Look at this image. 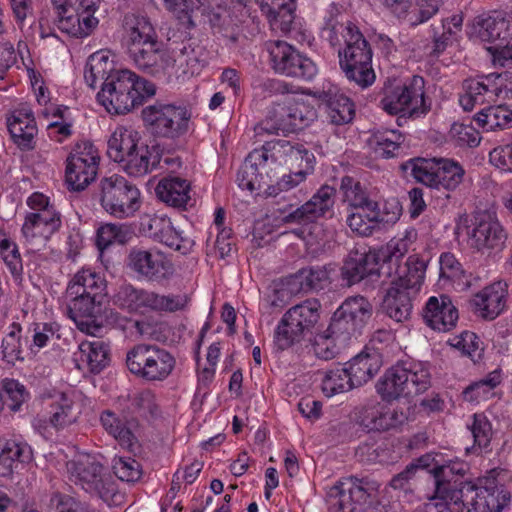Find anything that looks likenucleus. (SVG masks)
I'll return each instance as SVG.
<instances>
[{
  "label": "nucleus",
  "instance_id": "nucleus-27",
  "mask_svg": "<svg viewBox=\"0 0 512 512\" xmlns=\"http://www.w3.org/2000/svg\"><path fill=\"white\" fill-rule=\"evenodd\" d=\"M417 239V230L409 227L378 250L382 260V269H387L389 277L397 276V270L405 267V265L400 266L399 262L408 252L416 250Z\"/></svg>",
  "mask_w": 512,
  "mask_h": 512
},
{
  "label": "nucleus",
  "instance_id": "nucleus-35",
  "mask_svg": "<svg viewBox=\"0 0 512 512\" xmlns=\"http://www.w3.org/2000/svg\"><path fill=\"white\" fill-rule=\"evenodd\" d=\"M272 30L288 33L292 29L297 8L296 0H256Z\"/></svg>",
  "mask_w": 512,
  "mask_h": 512
},
{
  "label": "nucleus",
  "instance_id": "nucleus-49",
  "mask_svg": "<svg viewBox=\"0 0 512 512\" xmlns=\"http://www.w3.org/2000/svg\"><path fill=\"white\" fill-rule=\"evenodd\" d=\"M474 120L485 131L512 127V110L505 105L489 106L480 110Z\"/></svg>",
  "mask_w": 512,
  "mask_h": 512
},
{
  "label": "nucleus",
  "instance_id": "nucleus-8",
  "mask_svg": "<svg viewBox=\"0 0 512 512\" xmlns=\"http://www.w3.org/2000/svg\"><path fill=\"white\" fill-rule=\"evenodd\" d=\"M429 386L430 373L427 367L422 363H413L409 367H391L378 381L376 388L383 400L392 401L420 394Z\"/></svg>",
  "mask_w": 512,
  "mask_h": 512
},
{
  "label": "nucleus",
  "instance_id": "nucleus-1",
  "mask_svg": "<svg viewBox=\"0 0 512 512\" xmlns=\"http://www.w3.org/2000/svg\"><path fill=\"white\" fill-rule=\"evenodd\" d=\"M156 93L155 85L131 70L108 75L97 94L98 103L110 114H125Z\"/></svg>",
  "mask_w": 512,
  "mask_h": 512
},
{
  "label": "nucleus",
  "instance_id": "nucleus-25",
  "mask_svg": "<svg viewBox=\"0 0 512 512\" xmlns=\"http://www.w3.org/2000/svg\"><path fill=\"white\" fill-rule=\"evenodd\" d=\"M43 405L48 423L61 430L77 422L81 408L73 393L52 391L43 395Z\"/></svg>",
  "mask_w": 512,
  "mask_h": 512
},
{
  "label": "nucleus",
  "instance_id": "nucleus-39",
  "mask_svg": "<svg viewBox=\"0 0 512 512\" xmlns=\"http://www.w3.org/2000/svg\"><path fill=\"white\" fill-rule=\"evenodd\" d=\"M355 387L367 383L382 366L379 353L376 350L362 351L345 364Z\"/></svg>",
  "mask_w": 512,
  "mask_h": 512
},
{
  "label": "nucleus",
  "instance_id": "nucleus-24",
  "mask_svg": "<svg viewBox=\"0 0 512 512\" xmlns=\"http://www.w3.org/2000/svg\"><path fill=\"white\" fill-rule=\"evenodd\" d=\"M135 66L157 78L170 80L174 74L172 57L161 49L158 40L128 52Z\"/></svg>",
  "mask_w": 512,
  "mask_h": 512
},
{
  "label": "nucleus",
  "instance_id": "nucleus-13",
  "mask_svg": "<svg viewBox=\"0 0 512 512\" xmlns=\"http://www.w3.org/2000/svg\"><path fill=\"white\" fill-rule=\"evenodd\" d=\"M100 188L101 206L116 218L132 217L141 207L139 189L121 175L113 174L103 178Z\"/></svg>",
  "mask_w": 512,
  "mask_h": 512
},
{
  "label": "nucleus",
  "instance_id": "nucleus-60",
  "mask_svg": "<svg viewBox=\"0 0 512 512\" xmlns=\"http://www.w3.org/2000/svg\"><path fill=\"white\" fill-rule=\"evenodd\" d=\"M118 163L130 176H143L150 171V151L145 145H137V148L130 152L123 162Z\"/></svg>",
  "mask_w": 512,
  "mask_h": 512
},
{
  "label": "nucleus",
  "instance_id": "nucleus-14",
  "mask_svg": "<svg viewBox=\"0 0 512 512\" xmlns=\"http://www.w3.org/2000/svg\"><path fill=\"white\" fill-rule=\"evenodd\" d=\"M425 81L421 76H413L408 83L385 91L380 101L381 107L390 115L400 118H418L425 115L429 106L425 101Z\"/></svg>",
  "mask_w": 512,
  "mask_h": 512
},
{
  "label": "nucleus",
  "instance_id": "nucleus-44",
  "mask_svg": "<svg viewBox=\"0 0 512 512\" xmlns=\"http://www.w3.org/2000/svg\"><path fill=\"white\" fill-rule=\"evenodd\" d=\"M267 163L259 149L252 151L245 159L237 173L238 186L243 190L255 191L261 188L262 170H266Z\"/></svg>",
  "mask_w": 512,
  "mask_h": 512
},
{
  "label": "nucleus",
  "instance_id": "nucleus-2",
  "mask_svg": "<svg viewBox=\"0 0 512 512\" xmlns=\"http://www.w3.org/2000/svg\"><path fill=\"white\" fill-rule=\"evenodd\" d=\"M425 263L417 255L407 258L405 267L397 270V276L391 277L381 304L382 311L396 322H404L412 312V293H416L423 284Z\"/></svg>",
  "mask_w": 512,
  "mask_h": 512
},
{
  "label": "nucleus",
  "instance_id": "nucleus-3",
  "mask_svg": "<svg viewBox=\"0 0 512 512\" xmlns=\"http://www.w3.org/2000/svg\"><path fill=\"white\" fill-rule=\"evenodd\" d=\"M500 472L492 470L479 479L478 485L465 483L460 490L450 494L456 512H502L511 500V493L499 478Z\"/></svg>",
  "mask_w": 512,
  "mask_h": 512
},
{
  "label": "nucleus",
  "instance_id": "nucleus-10",
  "mask_svg": "<svg viewBox=\"0 0 512 512\" xmlns=\"http://www.w3.org/2000/svg\"><path fill=\"white\" fill-rule=\"evenodd\" d=\"M126 364L135 376L148 382H161L173 373L176 358L157 345L139 344L127 353Z\"/></svg>",
  "mask_w": 512,
  "mask_h": 512
},
{
  "label": "nucleus",
  "instance_id": "nucleus-11",
  "mask_svg": "<svg viewBox=\"0 0 512 512\" xmlns=\"http://www.w3.org/2000/svg\"><path fill=\"white\" fill-rule=\"evenodd\" d=\"M319 309L320 303L309 299L286 311L275 329V347L283 351L299 343L317 324Z\"/></svg>",
  "mask_w": 512,
  "mask_h": 512
},
{
  "label": "nucleus",
  "instance_id": "nucleus-51",
  "mask_svg": "<svg viewBox=\"0 0 512 512\" xmlns=\"http://www.w3.org/2000/svg\"><path fill=\"white\" fill-rule=\"evenodd\" d=\"M114 71H116L114 63L110 59L108 52L97 51L87 60L84 79L89 87L95 88L98 82H104L106 77Z\"/></svg>",
  "mask_w": 512,
  "mask_h": 512
},
{
  "label": "nucleus",
  "instance_id": "nucleus-55",
  "mask_svg": "<svg viewBox=\"0 0 512 512\" xmlns=\"http://www.w3.org/2000/svg\"><path fill=\"white\" fill-rule=\"evenodd\" d=\"M355 388L346 366L336 367L325 372L322 382V392L327 397L347 392Z\"/></svg>",
  "mask_w": 512,
  "mask_h": 512
},
{
  "label": "nucleus",
  "instance_id": "nucleus-31",
  "mask_svg": "<svg viewBox=\"0 0 512 512\" xmlns=\"http://www.w3.org/2000/svg\"><path fill=\"white\" fill-rule=\"evenodd\" d=\"M374 274H387V269H382V260L378 251L350 253L342 267V276L349 285Z\"/></svg>",
  "mask_w": 512,
  "mask_h": 512
},
{
  "label": "nucleus",
  "instance_id": "nucleus-58",
  "mask_svg": "<svg viewBox=\"0 0 512 512\" xmlns=\"http://www.w3.org/2000/svg\"><path fill=\"white\" fill-rule=\"evenodd\" d=\"M21 325L13 322L9 326V332L4 336L1 343L3 360L14 365L17 361H23V349L21 344Z\"/></svg>",
  "mask_w": 512,
  "mask_h": 512
},
{
  "label": "nucleus",
  "instance_id": "nucleus-63",
  "mask_svg": "<svg viewBox=\"0 0 512 512\" xmlns=\"http://www.w3.org/2000/svg\"><path fill=\"white\" fill-rule=\"evenodd\" d=\"M1 390L7 402V408L11 412H17L29 399V392L26 387L16 379L4 378L1 381Z\"/></svg>",
  "mask_w": 512,
  "mask_h": 512
},
{
  "label": "nucleus",
  "instance_id": "nucleus-64",
  "mask_svg": "<svg viewBox=\"0 0 512 512\" xmlns=\"http://www.w3.org/2000/svg\"><path fill=\"white\" fill-rule=\"evenodd\" d=\"M448 343L461 351L463 355L471 358L473 362L481 359L483 348L479 337L471 331H463L459 335L449 338Z\"/></svg>",
  "mask_w": 512,
  "mask_h": 512
},
{
  "label": "nucleus",
  "instance_id": "nucleus-45",
  "mask_svg": "<svg viewBox=\"0 0 512 512\" xmlns=\"http://www.w3.org/2000/svg\"><path fill=\"white\" fill-rule=\"evenodd\" d=\"M105 287V280L99 273L92 268L84 267L70 280L66 293L76 296L84 294L102 296Z\"/></svg>",
  "mask_w": 512,
  "mask_h": 512
},
{
  "label": "nucleus",
  "instance_id": "nucleus-50",
  "mask_svg": "<svg viewBox=\"0 0 512 512\" xmlns=\"http://www.w3.org/2000/svg\"><path fill=\"white\" fill-rule=\"evenodd\" d=\"M152 291L124 285L115 295V303L130 312L151 310Z\"/></svg>",
  "mask_w": 512,
  "mask_h": 512
},
{
  "label": "nucleus",
  "instance_id": "nucleus-47",
  "mask_svg": "<svg viewBox=\"0 0 512 512\" xmlns=\"http://www.w3.org/2000/svg\"><path fill=\"white\" fill-rule=\"evenodd\" d=\"M502 382L501 369H495L483 379L470 384L463 391V399L466 402L478 404L494 396V389Z\"/></svg>",
  "mask_w": 512,
  "mask_h": 512
},
{
  "label": "nucleus",
  "instance_id": "nucleus-61",
  "mask_svg": "<svg viewBox=\"0 0 512 512\" xmlns=\"http://www.w3.org/2000/svg\"><path fill=\"white\" fill-rule=\"evenodd\" d=\"M343 200L348 204L349 209L363 208L370 203H378L371 199L360 182L354 181L351 177H344L341 181Z\"/></svg>",
  "mask_w": 512,
  "mask_h": 512
},
{
  "label": "nucleus",
  "instance_id": "nucleus-33",
  "mask_svg": "<svg viewBox=\"0 0 512 512\" xmlns=\"http://www.w3.org/2000/svg\"><path fill=\"white\" fill-rule=\"evenodd\" d=\"M147 226L152 238L181 254H188L194 246V241L177 230L165 216L150 217Z\"/></svg>",
  "mask_w": 512,
  "mask_h": 512
},
{
  "label": "nucleus",
  "instance_id": "nucleus-21",
  "mask_svg": "<svg viewBox=\"0 0 512 512\" xmlns=\"http://www.w3.org/2000/svg\"><path fill=\"white\" fill-rule=\"evenodd\" d=\"M127 267L139 278L160 282L174 272L172 262L156 248L133 247L127 256Z\"/></svg>",
  "mask_w": 512,
  "mask_h": 512
},
{
  "label": "nucleus",
  "instance_id": "nucleus-62",
  "mask_svg": "<svg viewBox=\"0 0 512 512\" xmlns=\"http://www.w3.org/2000/svg\"><path fill=\"white\" fill-rule=\"evenodd\" d=\"M70 298L69 314L72 320L87 316H97L99 313L100 298L98 295H67Z\"/></svg>",
  "mask_w": 512,
  "mask_h": 512
},
{
  "label": "nucleus",
  "instance_id": "nucleus-16",
  "mask_svg": "<svg viewBox=\"0 0 512 512\" xmlns=\"http://www.w3.org/2000/svg\"><path fill=\"white\" fill-rule=\"evenodd\" d=\"M271 68L277 74L311 81L318 73L315 62L281 40L266 44Z\"/></svg>",
  "mask_w": 512,
  "mask_h": 512
},
{
  "label": "nucleus",
  "instance_id": "nucleus-30",
  "mask_svg": "<svg viewBox=\"0 0 512 512\" xmlns=\"http://www.w3.org/2000/svg\"><path fill=\"white\" fill-rule=\"evenodd\" d=\"M8 131L13 142L22 150H31L35 146L38 133L36 121L31 108L21 105L7 119Z\"/></svg>",
  "mask_w": 512,
  "mask_h": 512
},
{
  "label": "nucleus",
  "instance_id": "nucleus-36",
  "mask_svg": "<svg viewBox=\"0 0 512 512\" xmlns=\"http://www.w3.org/2000/svg\"><path fill=\"white\" fill-rule=\"evenodd\" d=\"M73 356L79 369H87L92 373L101 372L110 360L109 347L100 339L80 342Z\"/></svg>",
  "mask_w": 512,
  "mask_h": 512
},
{
  "label": "nucleus",
  "instance_id": "nucleus-42",
  "mask_svg": "<svg viewBox=\"0 0 512 512\" xmlns=\"http://www.w3.org/2000/svg\"><path fill=\"white\" fill-rule=\"evenodd\" d=\"M465 470V463L459 461H451L448 464L434 467L432 471L435 478V493L437 497L450 501V494L455 490H460L461 486L466 483H457V480H452L450 476L463 475Z\"/></svg>",
  "mask_w": 512,
  "mask_h": 512
},
{
  "label": "nucleus",
  "instance_id": "nucleus-52",
  "mask_svg": "<svg viewBox=\"0 0 512 512\" xmlns=\"http://www.w3.org/2000/svg\"><path fill=\"white\" fill-rule=\"evenodd\" d=\"M331 271L330 266H310L300 269L292 279L301 291L320 290L330 283Z\"/></svg>",
  "mask_w": 512,
  "mask_h": 512
},
{
  "label": "nucleus",
  "instance_id": "nucleus-7",
  "mask_svg": "<svg viewBox=\"0 0 512 512\" xmlns=\"http://www.w3.org/2000/svg\"><path fill=\"white\" fill-rule=\"evenodd\" d=\"M417 182L436 189L455 190L463 181L465 170L452 159H409L401 165Z\"/></svg>",
  "mask_w": 512,
  "mask_h": 512
},
{
  "label": "nucleus",
  "instance_id": "nucleus-41",
  "mask_svg": "<svg viewBox=\"0 0 512 512\" xmlns=\"http://www.w3.org/2000/svg\"><path fill=\"white\" fill-rule=\"evenodd\" d=\"M100 422L103 429L111 435L120 446L133 450L137 439L132 432L131 421H128L122 414L112 410H104L100 414Z\"/></svg>",
  "mask_w": 512,
  "mask_h": 512
},
{
  "label": "nucleus",
  "instance_id": "nucleus-20",
  "mask_svg": "<svg viewBox=\"0 0 512 512\" xmlns=\"http://www.w3.org/2000/svg\"><path fill=\"white\" fill-rule=\"evenodd\" d=\"M467 236L470 247L482 253L502 250L507 240L503 225L495 214L487 211L474 216Z\"/></svg>",
  "mask_w": 512,
  "mask_h": 512
},
{
  "label": "nucleus",
  "instance_id": "nucleus-38",
  "mask_svg": "<svg viewBox=\"0 0 512 512\" xmlns=\"http://www.w3.org/2000/svg\"><path fill=\"white\" fill-rule=\"evenodd\" d=\"M155 193L167 205L175 208H185L191 200V185L184 178L168 176L158 182Z\"/></svg>",
  "mask_w": 512,
  "mask_h": 512
},
{
  "label": "nucleus",
  "instance_id": "nucleus-56",
  "mask_svg": "<svg viewBox=\"0 0 512 512\" xmlns=\"http://www.w3.org/2000/svg\"><path fill=\"white\" fill-rule=\"evenodd\" d=\"M466 427L473 436L474 447L489 451L494 433L488 417L484 413H475L469 418Z\"/></svg>",
  "mask_w": 512,
  "mask_h": 512
},
{
  "label": "nucleus",
  "instance_id": "nucleus-46",
  "mask_svg": "<svg viewBox=\"0 0 512 512\" xmlns=\"http://www.w3.org/2000/svg\"><path fill=\"white\" fill-rule=\"evenodd\" d=\"M140 136L133 129L123 126L117 127L108 140L107 154L114 162H123L135 148H137Z\"/></svg>",
  "mask_w": 512,
  "mask_h": 512
},
{
  "label": "nucleus",
  "instance_id": "nucleus-18",
  "mask_svg": "<svg viewBox=\"0 0 512 512\" xmlns=\"http://www.w3.org/2000/svg\"><path fill=\"white\" fill-rule=\"evenodd\" d=\"M100 156L89 141L77 143L66 160L65 177L72 190H84L97 176Z\"/></svg>",
  "mask_w": 512,
  "mask_h": 512
},
{
  "label": "nucleus",
  "instance_id": "nucleus-4",
  "mask_svg": "<svg viewBox=\"0 0 512 512\" xmlns=\"http://www.w3.org/2000/svg\"><path fill=\"white\" fill-rule=\"evenodd\" d=\"M380 485L368 478L342 477L326 491L329 512H377Z\"/></svg>",
  "mask_w": 512,
  "mask_h": 512
},
{
  "label": "nucleus",
  "instance_id": "nucleus-6",
  "mask_svg": "<svg viewBox=\"0 0 512 512\" xmlns=\"http://www.w3.org/2000/svg\"><path fill=\"white\" fill-rule=\"evenodd\" d=\"M66 467L70 481L85 492L99 497L108 505L120 503L122 495L116 482L94 456L79 455L67 462Z\"/></svg>",
  "mask_w": 512,
  "mask_h": 512
},
{
  "label": "nucleus",
  "instance_id": "nucleus-28",
  "mask_svg": "<svg viewBox=\"0 0 512 512\" xmlns=\"http://www.w3.org/2000/svg\"><path fill=\"white\" fill-rule=\"evenodd\" d=\"M507 299V285L503 282H494L479 292L472 300L474 313L486 320H494L505 309Z\"/></svg>",
  "mask_w": 512,
  "mask_h": 512
},
{
  "label": "nucleus",
  "instance_id": "nucleus-53",
  "mask_svg": "<svg viewBox=\"0 0 512 512\" xmlns=\"http://www.w3.org/2000/svg\"><path fill=\"white\" fill-rule=\"evenodd\" d=\"M404 139L397 130L378 131L370 138V145L376 157L389 159L397 156Z\"/></svg>",
  "mask_w": 512,
  "mask_h": 512
},
{
  "label": "nucleus",
  "instance_id": "nucleus-59",
  "mask_svg": "<svg viewBox=\"0 0 512 512\" xmlns=\"http://www.w3.org/2000/svg\"><path fill=\"white\" fill-rule=\"evenodd\" d=\"M190 297L186 293L159 294L152 291L151 311L175 313L185 311L190 305Z\"/></svg>",
  "mask_w": 512,
  "mask_h": 512
},
{
  "label": "nucleus",
  "instance_id": "nucleus-15",
  "mask_svg": "<svg viewBox=\"0 0 512 512\" xmlns=\"http://www.w3.org/2000/svg\"><path fill=\"white\" fill-rule=\"evenodd\" d=\"M142 118L153 134L175 139L189 130L191 113L181 105L156 102L142 110Z\"/></svg>",
  "mask_w": 512,
  "mask_h": 512
},
{
  "label": "nucleus",
  "instance_id": "nucleus-29",
  "mask_svg": "<svg viewBox=\"0 0 512 512\" xmlns=\"http://www.w3.org/2000/svg\"><path fill=\"white\" fill-rule=\"evenodd\" d=\"M402 410L391 409L379 402L364 406L359 415L360 425L368 431H386L397 428L406 421Z\"/></svg>",
  "mask_w": 512,
  "mask_h": 512
},
{
  "label": "nucleus",
  "instance_id": "nucleus-26",
  "mask_svg": "<svg viewBox=\"0 0 512 512\" xmlns=\"http://www.w3.org/2000/svg\"><path fill=\"white\" fill-rule=\"evenodd\" d=\"M335 194L336 190L333 187L329 185L321 186L310 200L285 216V221L306 224L331 214L335 202Z\"/></svg>",
  "mask_w": 512,
  "mask_h": 512
},
{
  "label": "nucleus",
  "instance_id": "nucleus-48",
  "mask_svg": "<svg viewBox=\"0 0 512 512\" xmlns=\"http://www.w3.org/2000/svg\"><path fill=\"white\" fill-rule=\"evenodd\" d=\"M202 49L184 47L177 58H172L173 76L176 78L199 74L206 65Z\"/></svg>",
  "mask_w": 512,
  "mask_h": 512
},
{
  "label": "nucleus",
  "instance_id": "nucleus-37",
  "mask_svg": "<svg viewBox=\"0 0 512 512\" xmlns=\"http://www.w3.org/2000/svg\"><path fill=\"white\" fill-rule=\"evenodd\" d=\"M32 449L24 442L0 440V476L8 477L32 460Z\"/></svg>",
  "mask_w": 512,
  "mask_h": 512
},
{
  "label": "nucleus",
  "instance_id": "nucleus-19",
  "mask_svg": "<svg viewBox=\"0 0 512 512\" xmlns=\"http://www.w3.org/2000/svg\"><path fill=\"white\" fill-rule=\"evenodd\" d=\"M372 311V304L365 297H349L334 312L331 329L342 338L356 336L372 316Z\"/></svg>",
  "mask_w": 512,
  "mask_h": 512
},
{
  "label": "nucleus",
  "instance_id": "nucleus-23",
  "mask_svg": "<svg viewBox=\"0 0 512 512\" xmlns=\"http://www.w3.org/2000/svg\"><path fill=\"white\" fill-rule=\"evenodd\" d=\"M391 212H381L379 203H370L363 208L349 209L346 216L348 227L360 236H370L381 223H395L401 215L398 201L390 203Z\"/></svg>",
  "mask_w": 512,
  "mask_h": 512
},
{
  "label": "nucleus",
  "instance_id": "nucleus-34",
  "mask_svg": "<svg viewBox=\"0 0 512 512\" xmlns=\"http://www.w3.org/2000/svg\"><path fill=\"white\" fill-rule=\"evenodd\" d=\"M508 27L509 22L501 13L480 15L474 19L469 36L475 40L496 44L507 39Z\"/></svg>",
  "mask_w": 512,
  "mask_h": 512
},
{
  "label": "nucleus",
  "instance_id": "nucleus-5",
  "mask_svg": "<svg viewBox=\"0 0 512 512\" xmlns=\"http://www.w3.org/2000/svg\"><path fill=\"white\" fill-rule=\"evenodd\" d=\"M345 46L338 51L339 64L350 82L360 88L371 86L376 79L372 68V50L359 28L349 22L343 35Z\"/></svg>",
  "mask_w": 512,
  "mask_h": 512
},
{
  "label": "nucleus",
  "instance_id": "nucleus-9",
  "mask_svg": "<svg viewBox=\"0 0 512 512\" xmlns=\"http://www.w3.org/2000/svg\"><path fill=\"white\" fill-rule=\"evenodd\" d=\"M27 205L31 211L25 216L22 235L29 245L43 246L61 228V214L42 193L31 194Z\"/></svg>",
  "mask_w": 512,
  "mask_h": 512
},
{
  "label": "nucleus",
  "instance_id": "nucleus-57",
  "mask_svg": "<svg viewBox=\"0 0 512 512\" xmlns=\"http://www.w3.org/2000/svg\"><path fill=\"white\" fill-rule=\"evenodd\" d=\"M327 115L331 123L343 125L352 121L355 115L353 102L343 94H335L327 101Z\"/></svg>",
  "mask_w": 512,
  "mask_h": 512
},
{
  "label": "nucleus",
  "instance_id": "nucleus-54",
  "mask_svg": "<svg viewBox=\"0 0 512 512\" xmlns=\"http://www.w3.org/2000/svg\"><path fill=\"white\" fill-rule=\"evenodd\" d=\"M350 339L334 333L330 324L323 333L316 335L312 345L314 354L319 359H333L339 353L340 347L346 345Z\"/></svg>",
  "mask_w": 512,
  "mask_h": 512
},
{
  "label": "nucleus",
  "instance_id": "nucleus-22",
  "mask_svg": "<svg viewBox=\"0 0 512 512\" xmlns=\"http://www.w3.org/2000/svg\"><path fill=\"white\" fill-rule=\"evenodd\" d=\"M259 151L267 164L270 161L272 164L286 165L290 169L314 168V154L299 143L275 140L266 142Z\"/></svg>",
  "mask_w": 512,
  "mask_h": 512
},
{
  "label": "nucleus",
  "instance_id": "nucleus-32",
  "mask_svg": "<svg viewBox=\"0 0 512 512\" xmlns=\"http://www.w3.org/2000/svg\"><path fill=\"white\" fill-rule=\"evenodd\" d=\"M423 317L426 324L433 330L447 332L456 326L458 310L446 295L432 296L428 299Z\"/></svg>",
  "mask_w": 512,
  "mask_h": 512
},
{
  "label": "nucleus",
  "instance_id": "nucleus-12",
  "mask_svg": "<svg viewBox=\"0 0 512 512\" xmlns=\"http://www.w3.org/2000/svg\"><path fill=\"white\" fill-rule=\"evenodd\" d=\"M51 3L57 28L70 37H88L99 23L94 16L97 0H51Z\"/></svg>",
  "mask_w": 512,
  "mask_h": 512
},
{
  "label": "nucleus",
  "instance_id": "nucleus-40",
  "mask_svg": "<svg viewBox=\"0 0 512 512\" xmlns=\"http://www.w3.org/2000/svg\"><path fill=\"white\" fill-rule=\"evenodd\" d=\"M123 39L128 52L158 40L151 22L146 17L136 15L125 18Z\"/></svg>",
  "mask_w": 512,
  "mask_h": 512
},
{
  "label": "nucleus",
  "instance_id": "nucleus-17",
  "mask_svg": "<svg viewBox=\"0 0 512 512\" xmlns=\"http://www.w3.org/2000/svg\"><path fill=\"white\" fill-rule=\"evenodd\" d=\"M508 79L512 84V75L509 74H489L465 80L464 93L459 98L461 107L465 111H471L477 105L510 98L512 88H508L506 84Z\"/></svg>",
  "mask_w": 512,
  "mask_h": 512
},
{
  "label": "nucleus",
  "instance_id": "nucleus-43",
  "mask_svg": "<svg viewBox=\"0 0 512 512\" xmlns=\"http://www.w3.org/2000/svg\"><path fill=\"white\" fill-rule=\"evenodd\" d=\"M342 18V6L335 2L330 3L323 12L320 35L331 46H339L347 33V24L344 25Z\"/></svg>",
  "mask_w": 512,
  "mask_h": 512
}]
</instances>
